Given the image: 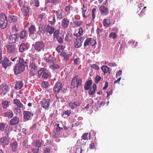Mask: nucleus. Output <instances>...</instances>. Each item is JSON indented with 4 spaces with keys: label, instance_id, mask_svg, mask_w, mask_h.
Here are the masks:
<instances>
[{
    "label": "nucleus",
    "instance_id": "1",
    "mask_svg": "<svg viewBox=\"0 0 153 153\" xmlns=\"http://www.w3.org/2000/svg\"><path fill=\"white\" fill-rule=\"evenodd\" d=\"M82 81V79L79 78L78 75L73 77L72 79L71 83L73 88L74 89L76 88H77L81 86Z\"/></svg>",
    "mask_w": 153,
    "mask_h": 153
},
{
    "label": "nucleus",
    "instance_id": "2",
    "mask_svg": "<svg viewBox=\"0 0 153 153\" xmlns=\"http://www.w3.org/2000/svg\"><path fill=\"white\" fill-rule=\"evenodd\" d=\"M35 50L40 52L43 51L45 47L44 42L42 41H39L36 42L33 45Z\"/></svg>",
    "mask_w": 153,
    "mask_h": 153
},
{
    "label": "nucleus",
    "instance_id": "3",
    "mask_svg": "<svg viewBox=\"0 0 153 153\" xmlns=\"http://www.w3.org/2000/svg\"><path fill=\"white\" fill-rule=\"evenodd\" d=\"M25 70V67L22 64L18 63L17 64L14 68V71L16 75L20 74Z\"/></svg>",
    "mask_w": 153,
    "mask_h": 153
},
{
    "label": "nucleus",
    "instance_id": "4",
    "mask_svg": "<svg viewBox=\"0 0 153 153\" xmlns=\"http://www.w3.org/2000/svg\"><path fill=\"white\" fill-rule=\"evenodd\" d=\"M59 125V124H56L55 125V130L53 131L52 134L53 138H56L59 137L60 131L63 130V128L60 127Z\"/></svg>",
    "mask_w": 153,
    "mask_h": 153
},
{
    "label": "nucleus",
    "instance_id": "5",
    "mask_svg": "<svg viewBox=\"0 0 153 153\" xmlns=\"http://www.w3.org/2000/svg\"><path fill=\"white\" fill-rule=\"evenodd\" d=\"M50 100L43 99L40 102L41 106L45 109H48L50 105Z\"/></svg>",
    "mask_w": 153,
    "mask_h": 153
},
{
    "label": "nucleus",
    "instance_id": "6",
    "mask_svg": "<svg viewBox=\"0 0 153 153\" xmlns=\"http://www.w3.org/2000/svg\"><path fill=\"white\" fill-rule=\"evenodd\" d=\"M29 7L23 6L21 8V14H19V15L20 16L22 15L23 16H25L29 15L30 11Z\"/></svg>",
    "mask_w": 153,
    "mask_h": 153
},
{
    "label": "nucleus",
    "instance_id": "7",
    "mask_svg": "<svg viewBox=\"0 0 153 153\" xmlns=\"http://www.w3.org/2000/svg\"><path fill=\"white\" fill-rule=\"evenodd\" d=\"M24 119L27 121L32 119L33 116V113L27 111H24L23 113Z\"/></svg>",
    "mask_w": 153,
    "mask_h": 153
},
{
    "label": "nucleus",
    "instance_id": "8",
    "mask_svg": "<svg viewBox=\"0 0 153 153\" xmlns=\"http://www.w3.org/2000/svg\"><path fill=\"white\" fill-rule=\"evenodd\" d=\"M62 86V83L59 82H57L53 88L54 93L56 94H57L61 90Z\"/></svg>",
    "mask_w": 153,
    "mask_h": 153
},
{
    "label": "nucleus",
    "instance_id": "9",
    "mask_svg": "<svg viewBox=\"0 0 153 153\" xmlns=\"http://www.w3.org/2000/svg\"><path fill=\"white\" fill-rule=\"evenodd\" d=\"M99 10L101 15L102 16H106L109 13L108 9L103 5L100 7Z\"/></svg>",
    "mask_w": 153,
    "mask_h": 153
},
{
    "label": "nucleus",
    "instance_id": "10",
    "mask_svg": "<svg viewBox=\"0 0 153 153\" xmlns=\"http://www.w3.org/2000/svg\"><path fill=\"white\" fill-rule=\"evenodd\" d=\"M82 10V17L84 18H87L89 16V13H88V11H87V7L85 6V4H82V7L81 8Z\"/></svg>",
    "mask_w": 153,
    "mask_h": 153
},
{
    "label": "nucleus",
    "instance_id": "11",
    "mask_svg": "<svg viewBox=\"0 0 153 153\" xmlns=\"http://www.w3.org/2000/svg\"><path fill=\"white\" fill-rule=\"evenodd\" d=\"M9 138L8 137H2L0 138V144L2 146L8 145Z\"/></svg>",
    "mask_w": 153,
    "mask_h": 153
},
{
    "label": "nucleus",
    "instance_id": "12",
    "mask_svg": "<svg viewBox=\"0 0 153 153\" xmlns=\"http://www.w3.org/2000/svg\"><path fill=\"white\" fill-rule=\"evenodd\" d=\"M83 41L82 37H80L78 39H76L74 43V47L77 48L80 47L82 45V43Z\"/></svg>",
    "mask_w": 153,
    "mask_h": 153
},
{
    "label": "nucleus",
    "instance_id": "13",
    "mask_svg": "<svg viewBox=\"0 0 153 153\" xmlns=\"http://www.w3.org/2000/svg\"><path fill=\"white\" fill-rule=\"evenodd\" d=\"M18 39V35L17 34L15 33L10 35L9 38V42L10 43L16 42Z\"/></svg>",
    "mask_w": 153,
    "mask_h": 153
},
{
    "label": "nucleus",
    "instance_id": "14",
    "mask_svg": "<svg viewBox=\"0 0 153 153\" xmlns=\"http://www.w3.org/2000/svg\"><path fill=\"white\" fill-rule=\"evenodd\" d=\"M45 59L46 62L51 64L57 62L56 58L51 55H49L48 58H45Z\"/></svg>",
    "mask_w": 153,
    "mask_h": 153
},
{
    "label": "nucleus",
    "instance_id": "15",
    "mask_svg": "<svg viewBox=\"0 0 153 153\" xmlns=\"http://www.w3.org/2000/svg\"><path fill=\"white\" fill-rule=\"evenodd\" d=\"M70 21L67 18H64L62 21V27L65 29L68 27Z\"/></svg>",
    "mask_w": 153,
    "mask_h": 153
},
{
    "label": "nucleus",
    "instance_id": "16",
    "mask_svg": "<svg viewBox=\"0 0 153 153\" xmlns=\"http://www.w3.org/2000/svg\"><path fill=\"white\" fill-rule=\"evenodd\" d=\"M8 86L5 85L1 84L0 85V92L4 94L8 90Z\"/></svg>",
    "mask_w": 153,
    "mask_h": 153
},
{
    "label": "nucleus",
    "instance_id": "17",
    "mask_svg": "<svg viewBox=\"0 0 153 153\" xmlns=\"http://www.w3.org/2000/svg\"><path fill=\"white\" fill-rule=\"evenodd\" d=\"M19 120L18 117L15 116L10 120V124L13 126L17 124L19 122Z\"/></svg>",
    "mask_w": 153,
    "mask_h": 153
},
{
    "label": "nucleus",
    "instance_id": "18",
    "mask_svg": "<svg viewBox=\"0 0 153 153\" xmlns=\"http://www.w3.org/2000/svg\"><path fill=\"white\" fill-rule=\"evenodd\" d=\"M26 49V46L25 44V42L23 41L19 46V51L20 52L22 53L24 52Z\"/></svg>",
    "mask_w": 153,
    "mask_h": 153
},
{
    "label": "nucleus",
    "instance_id": "19",
    "mask_svg": "<svg viewBox=\"0 0 153 153\" xmlns=\"http://www.w3.org/2000/svg\"><path fill=\"white\" fill-rule=\"evenodd\" d=\"M80 103L78 101H76L74 102H70L69 103V105L70 107L72 109L79 106Z\"/></svg>",
    "mask_w": 153,
    "mask_h": 153
},
{
    "label": "nucleus",
    "instance_id": "20",
    "mask_svg": "<svg viewBox=\"0 0 153 153\" xmlns=\"http://www.w3.org/2000/svg\"><path fill=\"white\" fill-rule=\"evenodd\" d=\"M7 51L9 53H14L16 51V48L15 46L8 45L6 47Z\"/></svg>",
    "mask_w": 153,
    "mask_h": 153
},
{
    "label": "nucleus",
    "instance_id": "21",
    "mask_svg": "<svg viewBox=\"0 0 153 153\" xmlns=\"http://www.w3.org/2000/svg\"><path fill=\"white\" fill-rule=\"evenodd\" d=\"M19 63L20 64H22L25 67H27L28 66V62L27 60H25L22 57H19Z\"/></svg>",
    "mask_w": 153,
    "mask_h": 153
},
{
    "label": "nucleus",
    "instance_id": "22",
    "mask_svg": "<svg viewBox=\"0 0 153 153\" xmlns=\"http://www.w3.org/2000/svg\"><path fill=\"white\" fill-rule=\"evenodd\" d=\"M55 30V28L49 25H48L46 27V31L50 34L53 33Z\"/></svg>",
    "mask_w": 153,
    "mask_h": 153
},
{
    "label": "nucleus",
    "instance_id": "23",
    "mask_svg": "<svg viewBox=\"0 0 153 153\" xmlns=\"http://www.w3.org/2000/svg\"><path fill=\"white\" fill-rule=\"evenodd\" d=\"M48 22L51 25H54L56 22L55 17L54 15H52L49 17Z\"/></svg>",
    "mask_w": 153,
    "mask_h": 153
},
{
    "label": "nucleus",
    "instance_id": "24",
    "mask_svg": "<svg viewBox=\"0 0 153 153\" xmlns=\"http://www.w3.org/2000/svg\"><path fill=\"white\" fill-rule=\"evenodd\" d=\"M92 83V81L91 80L87 81L84 85V89L85 90H89L90 88Z\"/></svg>",
    "mask_w": 153,
    "mask_h": 153
},
{
    "label": "nucleus",
    "instance_id": "25",
    "mask_svg": "<svg viewBox=\"0 0 153 153\" xmlns=\"http://www.w3.org/2000/svg\"><path fill=\"white\" fill-rule=\"evenodd\" d=\"M13 103L16 105L17 106L20 108H23L24 107L23 105L20 101L17 99H14L13 100Z\"/></svg>",
    "mask_w": 153,
    "mask_h": 153
},
{
    "label": "nucleus",
    "instance_id": "26",
    "mask_svg": "<svg viewBox=\"0 0 153 153\" xmlns=\"http://www.w3.org/2000/svg\"><path fill=\"white\" fill-rule=\"evenodd\" d=\"M24 83L22 81L17 82L15 85V88L16 90L20 89L22 87Z\"/></svg>",
    "mask_w": 153,
    "mask_h": 153
},
{
    "label": "nucleus",
    "instance_id": "27",
    "mask_svg": "<svg viewBox=\"0 0 153 153\" xmlns=\"http://www.w3.org/2000/svg\"><path fill=\"white\" fill-rule=\"evenodd\" d=\"M9 61L7 58H4L2 63V65L3 68L6 69L8 66L9 65Z\"/></svg>",
    "mask_w": 153,
    "mask_h": 153
},
{
    "label": "nucleus",
    "instance_id": "28",
    "mask_svg": "<svg viewBox=\"0 0 153 153\" xmlns=\"http://www.w3.org/2000/svg\"><path fill=\"white\" fill-rule=\"evenodd\" d=\"M56 14L57 18L59 19H62L63 17V11L61 9H58Z\"/></svg>",
    "mask_w": 153,
    "mask_h": 153
},
{
    "label": "nucleus",
    "instance_id": "29",
    "mask_svg": "<svg viewBox=\"0 0 153 153\" xmlns=\"http://www.w3.org/2000/svg\"><path fill=\"white\" fill-rule=\"evenodd\" d=\"M97 89L96 85L94 83L92 85V88H91L88 93L89 95H92L95 93Z\"/></svg>",
    "mask_w": 153,
    "mask_h": 153
},
{
    "label": "nucleus",
    "instance_id": "30",
    "mask_svg": "<svg viewBox=\"0 0 153 153\" xmlns=\"http://www.w3.org/2000/svg\"><path fill=\"white\" fill-rule=\"evenodd\" d=\"M18 18L13 15H10L8 17V21L10 23L16 22L17 21Z\"/></svg>",
    "mask_w": 153,
    "mask_h": 153
},
{
    "label": "nucleus",
    "instance_id": "31",
    "mask_svg": "<svg viewBox=\"0 0 153 153\" xmlns=\"http://www.w3.org/2000/svg\"><path fill=\"white\" fill-rule=\"evenodd\" d=\"M103 23L104 26L108 27L111 24L110 19H104L103 21Z\"/></svg>",
    "mask_w": 153,
    "mask_h": 153
},
{
    "label": "nucleus",
    "instance_id": "32",
    "mask_svg": "<svg viewBox=\"0 0 153 153\" xmlns=\"http://www.w3.org/2000/svg\"><path fill=\"white\" fill-rule=\"evenodd\" d=\"M60 55L65 60H68L69 58V54L66 52H63L62 53L60 54Z\"/></svg>",
    "mask_w": 153,
    "mask_h": 153
},
{
    "label": "nucleus",
    "instance_id": "33",
    "mask_svg": "<svg viewBox=\"0 0 153 153\" xmlns=\"http://www.w3.org/2000/svg\"><path fill=\"white\" fill-rule=\"evenodd\" d=\"M10 102L7 101L5 100L2 102V107L3 109H6L9 107Z\"/></svg>",
    "mask_w": 153,
    "mask_h": 153
},
{
    "label": "nucleus",
    "instance_id": "34",
    "mask_svg": "<svg viewBox=\"0 0 153 153\" xmlns=\"http://www.w3.org/2000/svg\"><path fill=\"white\" fill-rule=\"evenodd\" d=\"M13 116V113L12 111L9 112H6L4 114V116L8 118H12Z\"/></svg>",
    "mask_w": 153,
    "mask_h": 153
},
{
    "label": "nucleus",
    "instance_id": "35",
    "mask_svg": "<svg viewBox=\"0 0 153 153\" xmlns=\"http://www.w3.org/2000/svg\"><path fill=\"white\" fill-rule=\"evenodd\" d=\"M36 28L33 25H31L29 28V31L31 34H33L36 32Z\"/></svg>",
    "mask_w": 153,
    "mask_h": 153
},
{
    "label": "nucleus",
    "instance_id": "36",
    "mask_svg": "<svg viewBox=\"0 0 153 153\" xmlns=\"http://www.w3.org/2000/svg\"><path fill=\"white\" fill-rule=\"evenodd\" d=\"M7 25V21H0V27L4 29L6 27Z\"/></svg>",
    "mask_w": 153,
    "mask_h": 153
},
{
    "label": "nucleus",
    "instance_id": "37",
    "mask_svg": "<svg viewBox=\"0 0 153 153\" xmlns=\"http://www.w3.org/2000/svg\"><path fill=\"white\" fill-rule=\"evenodd\" d=\"M74 63V65H79L80 62V58L77 56H74L73 57Z\"/></svg>",
    "mask_w": 153,
    "mask_h": 153
},
{
    "label": "nucleus",
    "instance_id": "38",
    "mask_svg": "<svg viewBox=\"0 0 153 153\" xmlns=\"http://www.w3.org/2000/svg\"><path fill=\"white\" fill-rule=\"evenodd\" d=\"M56 63H53V65H51L49 66L50 68L53 70L58 69L59 68V66L57 64H56Z\"/></svg>",
    "mask_w": 153,
    "mask_h": 153
},
{
    "label": "nucleus",
    "instance_id": "39",
    "mask_svg": "<svg viewBox=\"0 0 153 153\" xmlns=\"http://www.w3.org/2000/svg\"><path fill=\"white\" fill-rule=\"evenodd\" d=\"M31 5H33L36 7L39 6V1L38 0H32L30 2Z\"/></svg>",
    "mask_w": 153,
    "mask_h": 153
},
{
    "label": "nucleus",
    "instance_id": "40",
    "mask_svg": "<svg viewBox=\"0 0 153 153\" xmlns=\"http://www.w3.org/2000/svg\"><path fill=\"white\" fill-rule=\"evenodd\" d=\"M101 69L105 73H107L109 70V69L107 66L103 65L101 67Z\"/></svg>",
    "mask_w": 153,
    "mask_h": 153
},
{
    "label": "nucleus",
    "instance_id": "41",
    "mask_svg": "<svg viewBox=\"0 0 153 153\" xmlns=\"http://www.w3.org/2000/svg\"><path fill=\"white\" fill-rule=\"evenodd\" d=\"M71 113V110H68L64 111L63 112V113L62 114V117H64V115H67L68 117L70 115Z\"/></svg>",
    "mask_w": 153,
    "mask_h": 153
},
{
    "label": "nucleus",
    "instance_id": "42",
    "mask_svg": "<svg viewBox=\"0 0 153 153\" xmlns=\"http://www.w3.org/2000/svg\"><path fill=\"white\" fill-rule=\"evenodd\" d=\"M29 68H30V70L37 69V67L36 66L35 63L33 62H30L29 65Z\"/></svg>",
    "mask_w": 153,
    "mask_h": 153
},
{
    "label": "nucleus",
    "instance_id": "43",
    "mask_svg": "<svg viewBox=\"0 0 153 153\" xmlns=\"http://www.w3.org/2000/svg\"><path fill=\"white\" fill-rule=\"evenodd\" d=\"M83 30L82 28L80 27L79 28L78 32L77 33L74 34V35L77 37L79 36H80L82 35L83 33Z\"/></svg>",
    "mask_w": 153,
    "mask_h": 153
},
{
    "label": "nucleus",
    "instance_id": "44",
    "mask_svg": "<svg viewBox=\"0 0 153 153\" xmlns=\"http://www.w3.org/2000/svg\"><path fill=\"white\" fill-rule=\"evenodd\" d=\"M17 143L15 142L11 144V147L13 151H15L16 150V148L17 147Z\"/></svg>",
    "mask_w": 153,
    "mask_h": 153
},
{
    "label": "nucleus",
    "instance_id": "45",
    "mask_svg": "<svg viewBox=\"0 0 153 153\" xmlns=\"http://www.w3.org/2000/svg\"><path fill=\"white\" fill-rule=\"evenodd\" d=\"M27 34V32L25 30H23L20 33V37L21 39H24L26 36Z\"/></svg>",
    "mask_w": 153,
    "mask_h": 153
},
{
    "label": "nucleus",
    "instance_id": "46",
    "mask_svg": "<svg viewBox=\"0 0 153 153\" xmlns=\"http://www.w3.org/2000/svg\"><path fill=\"white\" fill-rule=\"evenodd\" d=\"M19 107H16L13 108V111L16 114H19L21 112V109L19 108Z\"/></svg>",
    "mask_w": 153,
    "mask_h": 153
},
{
    "label": "nucleus",
    "instance_id": "47",
    "mask_svg": "<svg viewBox=\"0 0 153 153\" xmlns=\"http://www.w3.org/2000/svg\"><path fill=\"white\" fill-rule=\"evenodd\" d=\"M96 42L95 40L90 38V44L92 46L94 47L96 45Z\"/></svg>",
    "mask_w": 153,
    "mask_h": 153
},
{
    "label": "nucleus",
    "instance_id": "48",
    "mask_svg": "<svg viewBox=\"0 0 153 153\" xmlns=\"http://www.w3.org/2000/svg\"><path fill=\"white\" fill-rule=\"evenodd\" d=\"M101 79L100 76L97 75L95 78V82L96 83H98Z\"/></svg>",
    "mask_w": 153,
    "mask_h": 153
},
{
    "label": "nucleus",
    "instance_id": "49",
    "mask_svg": "<svg viewBox=\"0 0 153 153\" xmlns=\"http://www.w3.org/2000/svg\"><path fill=\"white\" fill-rule=\"evenodd\" d=\"M37 71V69L30 70V75L31 76H34L36 75Z\"/></svg>",
    "mask_w": 153,
    "mask_h": 153
},
{
    "label": "nucleus",
    "instance_id": "50",
    "mask_svg": "<svg viewBox=\"0 0 153 153\" xmlns=\"http://www.w3.org/2000/svg\"><path fill=\"white\" fill-rule=\"evenodd\" d=\"M35 146L38 148L40 147L41 145V143L39 140H36L35 142Z\"/></svg>",
    "mask_w": 153,
    "mask_h": 153
},
{
    "label": "nucleus",
    "instance_id": "51",
    "mask_svg": "<svg viewBox=\"0 0 153 153\" xmlns=\"http://www.w3.org/2000/svg\"><path fill=\"white\" fill-rule=\"evenodd\" d=\"M74 22L76 25H77L78 27H80L82 25L83 22L82 20L79 21H74Z\"/></svg>",
    "mask_w": 153,
    "mask_h": 153
},
{
    "label": "nucleus",
    "instance_id": "52",
    "mask_svg": "<svg viewBox=\"0 0 153 153\" xmlns=\"http://www.w3.org/2000/svg\"><path fill=\"white\" fill-rule=\"evenodd\" d=\"M109 37L111 39H115L117 37V35L115 33L112 32L109 34Z\"/></svg>",
    "mask_w": 153,
    "mask_h": 153
},
{
    "label": "nucleus",
    "instance_id": "53",
    "mask_svg": "<svg viewBox=\"0 0 153 153\" xmlns=\"http://www.w3.org/2000/svg\"><path fill=\"white\" fill-rule=\"evenodd\" d=\"M5 126V124L4 123H0V131H4Z\"/></svg>",
    "mask_w": 153,
    "mask_h": 153
},
{
    "label": "nucleus",
    "instance_id": "54",
    "mask_svg": "<svg viewBox=\"0 0 153 153\" xmlns=\"http://www.w3.org/2000/svg\"><path fill=\"white\" fill-rule=\"evenodd\" d=\"M90 44V38H88L86 39L84 43L85 47H86Z\"/></svg>",
    "mask_w": 153,
    "mask_h": 153
},
{
    "label": "nucleus",
    "instance_id": "55",
    "mask_svg": "<svg viewBox=\"0 0 153 153\" xmlns=\"http://www.w3.org/2000/svg\"><path fill=\"white\" fill-rule=\"evenodd\" d=\"M96 12V9L95 8H94L92 11V19H94L95 17V14Z\"/></svg>",
    "mask_w": 153,
    "mask_h": 153
},
{
    "label": "nucleus",
    "instance_id": "56",
    "mask_svg": "<svg viewBox=\"0 0 153 153\" xmlns=\"http://www.w3.org/2000/svg\"><path fill=\"white\" fill-rule=\"evenodd\" d=\"M45 70L44 68H42L38 71V75L39 77H40L41 75L43 74Z\"/></svg>",
    "mask_w": 153,
    "mask_h": 153
},
{
    "label": "nucleus",
    "instance_id": "57",
    "mask_svg": "<svg viewBox=\"0 0 153 153\" xmlns=\"http://www.w3.org/2000/svg\"><path fill=\"white\" fill-rule=\"evenodd\" d=\"M49 76V74L48 73L45 72L44 71L43 74L42 75V77L44 79H47L48 78Z\"/></svg>",
    "mask_w": 153,
    "mask_h": 153
},
{
    "label": "nucleus",
    "instance_id": "58",
    "mask_svg": "<svg viewBox=\"0 0 153 153\" xmlns=\"http://www.w3.org/2000/svg\"><path fill=\"white\" fill-rule=\"evenodd\" d=\"M5 4L6 7L9 10L10 9L12 8V5L10 3L8 2H5Z\"/></svg>",
    "mask_w": 153,
    "mask_h": 153
},
{
    "label": "nucleus",
    "instance_id": "59",
    "mask_svg": "<svg viewBox=\"0 0 153 153\" xmlns=\"http://www.w3.org/2000/svg\"><path fill=\"white\" fill-rule=\"evenodd\" d=\"M39 29L40 31L43 33H45L46 30V28L44 27L41 25L39 27Z\"/></svg>",
    "mask_w": 153,
    "mask_h": 153
},
{
    "label": "nucleus",
    "instance_id": "60",
    "mask_svg": "<svg viewBox=\"0 0 153 153\" xmlns=\"http://www.w3.org/2000/svg\"><path fill=\"white\" fill-rule=\"evenodd\" d=\"M53 33V36L55 38L59 36V30H55Z\"/></svg>",
    "mask_w": 153,
    "mask_h": 153
},
{
    "label": "nucleus",
    "instance_id": "61",
    "mask_svg": "<svg viewBox=\"0 0 153 153\" xmlns=\"http://www.w3.org/2000/svg\"><path fill=\"white\" fill-rule=\"evenodd\" d=\"M56 38L57 41L60 43L62 44L63 43V39L61 37L59 36Z\"/></svg>",
    "mask_w": 153,
    "mask_h": 153
},
{
    "label": "nucleus",
    "instance_id": "62",
    "mask_svg": "<svg viewBox=\"0 0 153 153\" xmlns=\"http://www.w3.org/2000/svg\"><path fill=\"white\" fill-rule=\"evenodd\" d=\"M88 133H85L83 134L82 137L83 139L84 140H87L88 139Z\"/></svg>",
    "mask_w": 153,
    "mask_h": 153
},
{
    "label": "nucleus",
    "instance_id": "63",
    "mask_svg": "<svg viewBox=\"0 0 153 153\" xmlns=\"http://www.w3.org/2000/svg\"><path fill=\"white\" fill-rule=\"evenodd\" d=\"M48 85V83L45 81L43 82L42 83V86H43V87H44L45 88H47Z\"/></svg>",
    "mask_w": 153,
    "mask_h": 153
},
{
    "label": "nucleus",
    "instance_id": "64",
    "mask_svg": "<svg viewBox=\"0 0 153 153\" xmlns=\"http://www.w3.org/2000/svg\"><path fill=\"white\" fill-rule=\"evenodd\" d=\"M122 74V71L121 70H119L117 72L116 74V77H118L120 76Z\"/></svg>",
    "mask_w": 153,
    "mask_h": 153
}]
</instances>
